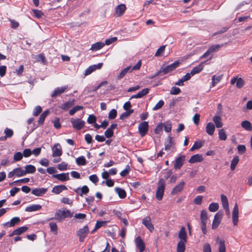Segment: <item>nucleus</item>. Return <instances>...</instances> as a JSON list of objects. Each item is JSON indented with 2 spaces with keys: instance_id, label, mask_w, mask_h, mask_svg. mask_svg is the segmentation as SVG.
<instances>
[{
  "instance_id": "39448f33",
  "label": "nucleus",
  "mask_w": 252,
  "mask_h": 252,
  "mask_svg": "<svg viewBox=\"0 0 252 252\" xmlns=\"http://www.w3.org/2000/svg\"><path fill=\"white\" fill-rule=\"evenodd\" d=\"M89 231V227L87 225H86L76 232V235L79 237V241L80 242H83L84 241Z\"/></svg>"
},
{
  "instance_id": "f8f14e48",
  "label": "nucleus",
  "mask_w": 252,
  "mask_h": 252,
  "mask_svg": "<svg viewBox=\"0 0 252 252\" xmlns=\"http://www.w3.org/2000/svg\"><path fill=\"white\" fill-rule=\"evenodd\" d=\"M235 83H236V87L238 89L242 88L245 84V81L241 77H233L231 79L230 83L231 85H234Z\"/></svg>"
},
{
  "instance_id": "052dcab7",
  "label": "nucleus",
  "mask_w": 252,
  "mask_h": 252,
  "mask_svg": "<svg viewBox=\"0 0 252 252\" xmlns=\"http://www.w3.org/2000/svg\"><path fill=\"white\" fill-rule=\"evenodd\" d=\"M67 164L65 162H62L58 165V169L60 171H65L67 169Z\"/></svg>"
},
{
  "instance_id": "58836bf2",
  "label": "nucleus",
  "mask_w": 252,
  "mask_h": 252,
  "mask_svg": "<svg viewBox=\"0 0 252 252\" xmlns=\"http://www.w3.org/2000/svg\"><path fill=\"white\" fill-rule=\"evenodd\" d=\"M239 161V158L238 156L234 157L231 161L230 169L231 170H234Z\"/></svg>"
},
{
  "instance_id": "1a4fd4ad",
  "label": "nucleus",
  "mask_w": 252,
  "mask_h": 252,
  "mask_svg": "<svg viewBox=\"0 0 252 252\" xmlns=\"http://www.w3.org/2000/svg\"><path fill=\"white\" fill-rule=\"evenodd\" d=\"M142 223L151 232H153L154 230V226L151 222L150 217L147 216L145 217L142 220Z\"/></svg>"
},
{
  "instance_id": "b1692460",
  "label": "nucleus",
  "mask_w": 252,
  "mask_h": 252,
  "mask_svg": "<svg viewBox=\"0 0 252 252\" xmlns=\"http://www.w3.org/2000/svg\"><path fill=\"white\" fill-rule=\"evenodd\" d=\"M203 160V158L201 155L195 154L191 157L189 162L191 163H194L195 162H201Z\"/></svg>"
},
{
  "instance_id": "cd10ccee",
  "label": "nucleus",
  "mask_w": 252,
  "mask_h": 252,
  "mask_svg": "<svg viewBox=\"0 0 252 252\" xmlns=\"http://www.w3.org/2000/svg\"><path fill=\"white\" fill-rule=\"evenodd\" d=\"M215 129L214 124L211 122L207 124L206 127V132L210 135H213Z\"/></svg>"
},
{
  "instance_id": "7ed1b4c3",
  "label": "nucleus",
  "mask_w": 252,
  "mask_h": 252,
  "mask_svg": "<svg viewBox=\"0 0 252 252\" xmlns=\"http://www.w3.org/2000/svg\"><path fill=\"white\" fill-rule=\"evenodd\" d=\"M73 213L69 210H59L55 213V218L59 221H61L66 218H71Z\"/></svg>"
},
{
  "instance_id": "dca6fc26",
  "label": "nucleus",
  "mask_w": 252,
  "mask_h": 252,
  "mask_svg": "<svg viewBox=\"0 0 252 252\" xmlns=\"http://www.w3.org/2000/svg\"><path fill=\"white\" fill-rule=\"evenodd\" d=\"M4 136L0 137V141H5L7 138H11L13 135V131L12 129L9 128H5L4 130Z\"/></svg>"
},
{
  "instance_id": "ea45409f",
  "label": "nucleus",
  "mask_w": 252,
  "mask_h": 252,
  "mask_svg": "<svg viewBox=\"0 0 252 252\" xmlns=\"http://www.w3.org/2000/svg\"><path fill=\"white\" fill-rule=\"evenodd\" d=\"M222 76L213 75L212 77V87H215L221 79Z\"/></svg>"
},
{
  "instance_id": "37998d69",
  "label": "nucleus",
  "mask_w": 252,
  "mask_h": 252,
  "mask_svg": "<svg viewBox=\"0 0 252 252\" xmlns=\"http://www.w3.org/2000/svg\"><path fill=\"white\" fill-rule=\"evenodd\" d=\"M84 108L83 106L81 105H76L73 107L72 109H71L69 111V114L70 116H73L74 114L80 110H83Z\"/></svg>"
},
{
  "instance_id": "9b49d317",
  "label": "nucleus",
  "mask_w": 252,
  "mask_h": 252,
  "mask_svg": "<svg viewBox=\"0 0 252 252\" xmlns=\"http://www.w3.org/2000/svg\"><path fill=\"white\" fill-rule=\"evenodd\" d=\"M67 86H64L62 87H58L56 88L51 94L52 98H55L58 96H60L67 89Z\"/></svg>"
},
{
  "instance_id": "f03ea898",
  "label": "nucleus",
  "mask_w": 252,
  "mask_h": 252,
  "mask_svg": "<svg viewBox=\"0 0 252 252\" xmlns=\"http://www.w3.org/2000/svg\"><path fill=\"white\" fill-rule=\"evenodd\" d=\"M165 186V181L164 179L160 178L158 182V188L156 190V197L158 200L162 199Z\"/></svg>"
},
{
  "instance_id": "680f3d73",
  "label": "nucleus",
  "mask_w": 252,
  "mask_h": 252,
  "mask_svg": "<svg viewBox=\"0 0 252 252\" xmlns=\"http://www.w3.org/2000/svg\"><path fill=\"white\" fill-rule=\"evenodd\" d=\"M163 127L165 132H169L172 129L171 123L169 122H166L165 124H163Z\"/></svg>"
},
{
  "instance_id": "9d476101",
  "label": "nucleus",
  "mask_w": 252,
  "mask_h": 252,
  "mask_svg": "<svg viewBox=\"0 0 252 252\" xmlns=\"http://www.w3.org/2000/svg\"><path fill=\"white\" fill-rule=\"evenodd\" d=\"M222 217V213L220 212H218L216 214L212 223V229H215L218 227L220 223Z\"/></svg>"
},
{
  "instance_id": "4468645a",
  "label": "nucleus",
  "mask_w": 252,
  "mask_h": 252,
  "mask_svg": "<svg viewBox=\"0 0 252 252\" xmlns=\"http://www.w3.org/2000/svg\"><path fill=\"white\" fill-rule=\"evenodd\" d=\"M52 177L62 182H65L69 180V173L68 172L54 174L52 175Z\"/></svg>"
},
{
  "instance_id": "473e14b6",
  "label": "nucleus",
  "mask_w": 252,
  "mask_h": 252,
  "mask_svg": "<svg viewBox=\"0 0 252 252\" xmlns=\"http://www.w3.org/2000/svg\"><path fill=\"white\" fill-rule=\"evenodd\" d=\"M116 192L118 194L120 198H125L126 196V191L122 188L117 187L115 189Z\"/></svg>"
},
{
  "instance_id": "a19ab883",
  "label": "nucleus",
  "mask_w": 252,
  "mask_h": 252,
  "mask_svg": "<svg viewBox=\"0 0 252 252\" xmlns=\"http://www.w3.org/2000/svg\"><path fill=\"white\" fill-rule=\"evenodd\" d=\"M186 242L180 241L177 244V252H184L185 251V244Z\"/></svg>"
},
{
  "instance_id": "412c9836",
  "label": "nucleus",
  "mask_w": 252,
  "mask_h": 252,
  "mask_svg": "<svg viewBox=\"0 0 252 252\" xmlns=\"http://www.w3.org/2000/svg\"><path fill=\"white\" fill-rule=\"evenodd\" d=\"M74 191L80 196L87 194L89 191L88 186L84 185L81 188H78L74 189Z\"/></svg>"
},
{
  "instance_id": "864d4df0",
  "label": "nucleus",
  "mask_w": 252,
  "mask_h": 252,
  "mask_svg": "<svg viewBox=\"0 0 252 252\" xmlns=\"http://www.w3.org/2000/svg\"><path fill=\"white\" fill-rule=\"evenodd\" d=\"M163 127V123L159 124L158 125L156 126V127L154 130L155 133L157 134H160L162 131Z\"/></svg>"
},
{
  "instance_id": "f3484780",
  "label": "nucleus",
  "mask_w": 252,
  "mask_h": 252,
  "mask_svg": "<svg viewBox=\"0 0 252 252\" xmlns=\"http://www.w3.org/2000/svg\"><path fill=\"white\" fill-rule=\"evenodd\" d=\"M126 10V6L124 4H121L115 8V15L117 17L122 16Z\"/></svg>"
},
{
  "instance_id": "3c124183",
  "label": "nucleus",
  "mask_w": 252,
  "mask_h": 252,
  "mask_svg": "<svg viewBox=\"0 0 252 252\" xmlns=\"http://www.w3.org/2000/svg\"><path fill=\"white\" fill-rule=\"evenodd\" d=\"M219 137L220 140L223 141L227 139V135L224 129H220L219 130Z\"/></svg>"
},
{
  "instance_id": "c85d7f7f",
  "label": "nucleus",
  "mask_w": 252,
  "mask_h": 252,
  "mask_svg": "<svg viewBox=\"0 0 252 252\" xmlns=\"http://www.w3.org/2000/svg\"><path fill=\"white\" fill-rule=\"evenodd\" d=\"M178 237L180 239V241H182L184 242H187V233L184 227H182L179 233Z\"/></svg>"
},
{
  "instance_id": "bb28decb",
  "label": "nucleus",
  "mask_w": 252,
  "mask_h": 252,
  "mask_svg": "<svg viewBox=\"0 0 252 252\" xmlns=\"http://www.w3.org/2000/svg\"><path fill=\"white\" fill-rule=\"evenodd\" d=\"M203 63H201L198 65L194 67L190 71V74L191 76H193L195 74L200 72L203 70Z\"/></svg>"
},
{
  "instance_id": "774afa93",
  "label": "nucleus",
  "mask_w": 252,
  "mask_h": 252,
  "mask_svg": "<svg viewBox=\"0 0 252 252\" xmlns=\"http://www.w3.org/2000/svg\"><path fill=\"white\" fill-rule=\"evenodd\" d=\"M114 135V131L108 128L104 132V135L107 138L112 137Z\"/></svg>"
},
{
  "instance_id": "4be33fe9",
  "label": "nucleus",
  "mask_w": 252,
  "mask_h": 252,
  "mask_svg": "<svg viewBox=\"0 0 252 252\" xmlns=\"http://www.w3.org/2000/svg\"><path fill=\"white\" fill-rule=\"evenodd\" d=\"M149 92V89L145 88L142 90L138 93L136 94H134L132 95L129 99H131L132 98H139L143 97L144 95L148 94Z\"/></svg>"
},
{
  "instance_id": "0e129e2a",
  "label": "nucleus",
  "mask_w": 252,
  "mask_h": 252,
  "mask_svg": "<svg viewBox=\"0 0 252 252\" xmlns=\"http://www.w3.org/2000/svg\"><path fill=\"white\" fill-rule=\"evenodd\" d=\"M181 93V90L179 88L174 86L171 88L170 90V94L173 95L178 94Z\"/></svg>"
},
{
  "instance_id": "6e6d98bb",
  "label": "nucleus",
  "mask_w": 252,
  "mask_h": 252,
  "mask_svg": "<svg viewBox=\"0 0 252 252\" xmlns=\"http://www.w3.org/2000/svg\"><path fill=\"white\" fill-rule=\"evenodd\" d=\"M32 11L33 13V16L36 18H40L44 15V13L41 10L32 9Z\"/></svg>"
},
{
  "instance_id": "bf43d9fd",
  "label": "nucleus",
  "mask_w": 252,
  "mask_h": 252,
  "mask_svg": "<svg viewBox=\"0 0 252 252\" xmlns=\"http://www.w3.org/2000/svg\"><path fill=\"white\" fill-rule=\"evenodd\" d=\"M164 104V101L163 100H160L153 108V110L156 111L160 109L163 106Z\"/></svg>"
},
{
  "instance_id": "c9c22d12",
  "label": "nucleus",
  "mask_w": 252,
  "mask_h": 252,
  "mask_svg": "<svg viewBox=\"0 0 252 252\" xmlns=\"http://www.w3.org/2000/svg\"><path fill=\"white\" fill-rule=\"evenodd\" d=\"M213 120L217 128H220L222 126V124L221 122V117L220 116L218 115L215 116L213 117Z\"/></svg>"
},
{
  "instance_id": "e433bc0d",
  "label": "nucleus",
  "mask_w": 252,
  "mask_h": 252,
  "mask_svg": "<svg viewBox=\"0 0 252 252\" xmlns=\"http://www.w3.org/2000/svg\"><path fill=\"white\" fill-rule=\"evenodd\" d=\"M49 111L48 110H46L40 115L38 121V124L39 125H42L43 124L45 118L49 114Z\"/></svg>"
},
{
  "instance_id": "f257e3e1",
  "label": "nucleus",
  "mask_w": 252,
  "mask_h": 252,
  "mask_svg": "<svg viewBox=\"0 0 252 252\" xmlns=\"http://www.w3.org/2000/svg\"><path fill=\"white\" fill-rule=\"evenodd\" d=\"M180 63H181L179 61H176L169 65H168L164 67H160L159 70L158 71H157L155 74V75H153L151 78H155L158 76H159L161 73H162L164 75L166 74L169 72L172 71L176 68H177L179 66Z\"/></svg>"
},
{
  "instance_id": "a211bd4d",
  "label": "nucleus",
  "mask_w": 252,
  "mask_h": 252,
  "mask_svg": "<svg viewBox=\"0 0 252 252\" xmlns=\"http://www.w3.org/2000/svg\"><path fill=\"white\" fill-rule=\"evenodd\" d=\"M28 229V227L26 226L20 227L15 229L9 235V237H12L14 235H19L24 232H26Z\"/></svg>"
},
{
  "instance_id": "a18cd8bd",
  "label": "nucleus",
  "mask_w": 252,
  "mask_h": 252,
  "mask_svg": "<svg viewBox=\"0 0 252 252\" xmlns=\"http://www.w3.org/2000/svg\"><path fill=\"white\" fill-rule=\"evenodd\" d=\"M30 181V179L29 178H25L23 179L17 180L16 181H15L13 182L10 183L9 184V185L10 186H12L13 185H16L18 183H27Z\"/></svg>"
},
{
  "instance_id": "6e6552de",
  "label": "nucleus",
  "mask_w": 252,
  "mask_h": 252,
  "mask_svg": "<svg viewBox=\"0 0 252 252\" xmlns=\"http://www.w3.org/2000/svg\"><path fill=\"white\" fill-rule=\"evenodd\" d=\"M239 209L237 203H235L232 211V221L234 225H237L238 222Z\"/></svg>"
},
{
  "instance_id": "8fccbe9b",
  "label": "nucleus",
  "mask_w": 252,
  "mask_h": 252,
  "mask_svg": "<svg viewBox=\"0 0 252 252\" xmlns=\"http://www.w3.org/2000/svg\"><path fill=\"white\" fill-rule=\"evenodd\" d=\"M49 224L51 231L54 234H57L58 232V227L56 223L55 222H50Z\"/></svg>"
},
{
  "instance_id": "09e8293b",
  "label": "nucleus",
  "mask_w": 252,
  "mask_h": 252,
  "mask_svg": "<svg viewBox=\"0 0 252 252\" xmlns=\"http://www.w3.org/2000/svg\"><path fill=\"white\" fill-rule=\"evenodd\" d=\"M203 142H202L201 141H195L194 142L193 145L190 148V151H193L194 150L199 149L203 146Z\"/></svg>"
},
{
  "instance_id": "a878e982",
  "label": "nucleus",
  "mask_w": 252,
  "mask_h": 252,
  "mask_svg": "<svg viewBox=\"0 0 252 252\" xmlns=\"http://www.w3.org/2000/svg\"><path fill=\"white\" fill-rule=\"evenodd\" d=\"M41 207V205L39 204H32L27 206L25 209V211L28 212L37 211L40 210Z\"/></svg>"
},
{
  "instance_id": "5fc2aeb1",
  "label": "nucleus",
  "mask_w": 252,
  "mask_h": 252,
  "mask_svg": "<svg viewBox=\"0 0 252 252\" xmlns=\"http://www.w3.org/2000/svg\"><path fill=\"white\" fill-rule=\"evenodd\" d=\"M130 171V168L128 165H127L125 169L122 170L120 173L122 177H125L126 176Z\"/></svg>"
},
{
  "instance_id": "5701e85b",
  "label": "nucleus",
  "mask_w": 252,
  "mask_h": 252,
  "mask_svg": "<svg viewBox=\"0 0 252 252\" xmlns=\"http://www.w3.org/2000/svg\"><path fill=\"white\" fill-rule=\"evenodd\" d=\"M53 157H60L62 154V150L60 144L55 145L52 148Z\"/></svg>"
},
{
  "instance_id": "6ab92c4d",
  "label": "nucleus",
  "mask_w": 252,
  "mask_h": 252,
  "mask_svg": "<svg viewBox=\"0 0 252 252\" xmlns=\"http://www.w3.org/2000/svg\"><path fill=\"white\" fill-rule=\"evenodd\" d=\"M47 191L46 188H35L32 190V193L37 196H41Z\"/></svg>"
},
{
  "instance_id": "4d7b16f0",
  "label": "nucleus",
  "mask_w": 252,
  "mask_h": 252,
  "mask_svg": "<svg viewBox=\"0 0 252 252\" xmlns=\"http://www.w3.org/2000/svg\"><path fill=\"white\" fill-rule=\"evenodd\" d=\"M165 45H162L157 50V52L155 53V56L156 57H159L160 56L162 53L164 52L165 49Z\"/></svg>"
},
{
  "instance_id": "aec40b11",
  "label": "nucleus",
  "mask_w": 252,
  "mask_h": 252,
  "mask_svg": "<svg viewBox=\"0 0 252 252\" xmlns=\"http://www.w3.org/2000/svg\"><path fill=\"white\" fill-rule=\"evenodd\" d=\"M174 143L172 140V137L170 136H168V137L165 139L164 142V149L166 151L170 150L172 146H174Z\"/></svg>"
},
{
  "instance_id": "ddd939ff",
  "label": "nucleus",
  "mask_w": 252,
  "mask_h": 252,
  "mask_svg": "<svg viewBox=\"0 0 252 252\" xmlns=\"http://www.w3.org/2000/svg\"><path fill=\"white\" fill-rule=\"evenodd\" d=\"M135 243L136 248L139 249V252H143L145 249V245L140 236L135 238Z\"/></svg>"
},
{
  "instance_id": "603ef678",
  "label": "nucleus",
  "mask_w": 252,
  "mask_h": 252,
  "mask_svg": "<svg viewBox=\"0 0 252 252\" xmlns=\"http://www.w3.org/2000/svg\"><path fill=\"white\" fill-rule=\"evenodd\" d=\"M21 220L19 217H15L12 218L9 221V224L11 225L12 227L14 226L15 225L18 224Z\"/></svg>"
},
{
  "instance_id": "de8ad7c7",
  "label": "nucleus",
  "mask_w": 252,
  "mask_h": 252,
  "mask_svg": "<svg viewBox=\"0 0 252 252\" xmlns=\"http://www.w3.org/2000/svg\"><path fill=\"white\" fill-rule=\"evenodd\" d=\"M207 220L208 216L207 211L205 210H202L200 214L201 222H207Z\"/></svg>"
},
{
  "instance_id": "0eeeda50",
  "label": "nucleus",
  "mask_w": 252,
  "mask_h": 252,
  "mask_svg": "<svg viewBox=\"0 0 252 252\" xmlns=\"http://www.w3.org/2000/svg\"><path fill=\"white\" fill-rule=\"evenodd\" d=\"M186 159V156L184 155L180 156V157L176 158L175 159V163L174 165V168L176 170L180 169L181 167L183 166Z\"/></svg>"
},
{
  "instance_id": "69168bd1",
  "label": "nucleus",
  "mask_w": 252,
  "mask_h": 252,
  "mask_svg": "<svg viewBox=\"0 0 252 252\" xmlns=\"http://www.w3.org/2000/svg\"><path fill=\"white\" fill-rule=\"evenodd\" d=\"M219 252H225L224 241L223 240H220L219 241Z\"/></svg>"
},
{
  "instance_id": "393cba45",
  "label": "nucleus",
  "mask_w": 252,
  "mask_h": 252,
  "mask_svg": "<svg viewBox=\"0 0 252 252\" xmlns=\"http://www.w3.org/2000/svg\"><path fill=\"white\" fill-rule=\"evenodd\" d=\"M67 189V187L64 185H58L53 188L52 191L56 194H58L63 190H66Z\"/></svg>"
},
{
  "instance_id": "49530a36",
  "label": "nucleus",
  "mask_w": 252,
  "mask_h": 252,
  "mask_svg": "<svg viewBox=\"0 0 252 252\" xmlns=\"http://www.w3.org/2000/svg\"><path fill=\"white\" fill-rule=\"evenodd\" d=\"M219 208V205L218 203H211L208 207V209L210 212H216Z\"/></svg>"
},
{
  "instance_id": "13d9d810",
  "label": "nucleus",
  "mask_w": 252,
  "mask_h": 252,
  "mask_svg": "<svg viewBox=\"0 0 252 252\" xmlns=\"http://www.w3.org/2000/svg\"><path fill=\"white\" fill-rule=\"evenodd\" d=\"M117 115V111L115 109H113L110 110L108 114V118L110 120H113L116 118Z\"/></svg>"
},
{
  "instance_id": "2f4dec72",
  "label": "nucleus",
  "mask_w": 252,
  "mask_h": 252,
  "mask_svg": "<svg viewBox=\"0 0 252 252\" xmlns=\"http://www.w3.org/2000/svg\"><path fill=\"white\" fill-rule=\"evenodd\" d=\"M241 125L243 128L247 131H251L252 130V125L248 121L245 120L243 121Z\"/></svg>"
},
{
  "instance_id": "423d86ee",
  "label": "nucleus",
  "mask_w": 252,
  "mask_h": 252,
  "mask_svg": "<svg viewBox=\"0 0 252 252\" xmlns=\"http://www.w3.org/2000/svg\"><path fill=\"white\" fill-rule=\"evenodd\" d=\"M138 132L140 136L143 137L145 136L149 130V124L148 122L143 121L138 125Z\"/></svg>"
},
{
  "instance_id": "79ce46f5",
  "label": "nucleus",
  "mask_w": 252,
  "mask_h": 252,
  "mask_svg": "<svg viewBox=\"0 0 252 252\" xmlns=\"http://www.w3.org/2000/svg\"><path fill=\"white\" fill-rule=\"evenodd\" d=\"M223 44L213 45L209 48L208 50L211 53L216 52L218 51L223 46Z\"/></svg>"
},
{
  "instance_id": "4c0bfd02",
  "label": "nucleus",
  "mask_w": 252,
  "mask_h": 252,
  "mask_svg": "<svg viewBox=\"0 0 252 252\" xmlns=\"http://www.w3.org/2000/svg\"><path fill=\"white\" fill-rule=\"evenodd\" d=\"M76 163L78 166H83L87 164V161L85 158L81 156L76 159Z\"/></svg>"
},
{
  "instance_id": "c03bdc74",
  "label": "nucleus",
  "mask_w": 252,
  "mask_h": 252,
  "mask_svg": "<svg viewBox=\"0 0 252 252\" xmlns=\"http://www.w3.org/2000/svg\"><path fill=\"white\" fill-rule=\"evenodd\" d=\"M15 175L18 177H20L26 175L25 170H23L21 167H17L14 169Z\"/></svg>"
},
{
  "instance_id": "72a5a7b5",
  "label": "nucleus",
  "mask_w": 252,
  "mask_h": 252,
  "mask_svg": "<svg viewBox=\"0 0 252 252\" xmlns=\"http://www.w3.org/2000/svg\"><path fill=\"white\" fill-rule=\"evenodd\" d=\"M25 172L26 175L27 174H33L36 171V168L32 164H29L25 166Z\"/></svg>"
},
{
  "instance_id": "e2e57ef3",
  "label": "nucleus",
  "mask_w": 252,
  "mask_h": 252,
  "mask_svg": "<svg viewBox=\"0 0 252 252\" xmlns=\"http://www.w3.org/2000/svg\"><path fill=\"white\" fill-rule=\"evenodd\" d=\"M107 221H100L97 220L95 223V229H98L100 227L105 226L107 224Z\"/></svg>"
},
{
  "instance_id": "7c9ffc66",
  "label": "nucleus",
  "mask_w": 252,
  "mask_h": 252,
  "mask_svg": "<svg viewBox=\"0 0 252 252\" xmlns=\"http://www.w3.org/2000/svg\"><path fill=\"white\" fill-rule=\"evenodd\" d=\"M131 66H127L123 69L120 73L117 75V79L118 80L123 78L127 72H130Z\"/></svg>"
},
{
  "instance_id": "f704fd0d",
  "label": "nucleus",
  "mask_w": 252,
  "mask_h": 252,
  "mask_svg": "<svg viewBox=\"0 0 252 252\" xmlns=\"http://www.w3.org/2000/svg\"><path fill=\"white\" fill-rule=\"evenodd\" d=\"M105 45V44L103 42H98L94 44H93L91 48V50L93 51H97L101 49Z\"/></svg>"
},
{
  "instance_id": "c756f323",
  "label": "nucleus",
  "mask_w": 252,
  "mask_h": 252,
  "mask_svg": "<svg viewBox=\"0 0 252 252\" xmlns=\"http://www.w3.org/2000/svg\"><path fill=\"white\" fill-rule=\"evenodd\" d=\"M74 100L73 99L71 101H68L62 104L61 106H60V108L63 110L66 111L68 110L69 108L71 107L72 106H73L74 103Z\"/></svg>"
},
{
  "instance_id": "338daca9",
  "label": "nucleus",
  "mask_w": 252,
  "mask_h": 252,
  "mask_svg": "<svg viewBox=\"0 0 252 252\" xmlns=\"http://www.w3.org/2000/svg\"><path fill=\"white\" fill-rule=\"evenodd\" d=\"M23 157V154L21 152H18L14 154L13 159L15 161H19L22 159Z\"/></svg>"
},
{
  "instance_id": "20e7f679",
  "label": "nucleus",
  "mask_w": 252,
  "mask_h": 252,
  "mask_svg": "<svg viewBox=\"0 0 252 252\" xmlns=\"http://www.w3.org/2000/svg\"><path fill=\"white\" fill-rule=\"evenodd\" d=\"M70 122L72 127L77 130H81L85 126V122L79 118H71Z\"/></svg>"
},
{
  "instance_id": "2eb2a0df",
  "label": "nucleus",
  "mask_w": 252,
  "mask_h": 252,
  "mask_svg": "<svg viewBox=\"0 0 252 252\" xmlns=\"http://www.w3.org/2000/svg\"><path fill=\"white\" fill-rule=\"evenodd\" d=\"M185 185V182L184 181L180 182L172 189L171 192V194L172 195H175L180 192L183 190Z\"/></svg>"
}]
</instances>
